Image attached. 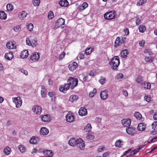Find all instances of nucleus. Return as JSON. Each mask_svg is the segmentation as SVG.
<instances>
[{"instance_id": "603ef678", "label": "nucleus", "mask_w": 157, "mask_h": 157, "mask_svg": "<svg viewBox=\"0 0 157 157\" xmlns=\"http://www.w3.org/2000/svg\"><path fill=\"white\" fill-rule=\"evenodd\" d=\"M91 52V50L90 48H87L85 50V53L86 55H89Z\"/></svg>"}, {"instance_id": "4be33fe9", "label": "nucleus", "mask_w": 157, "mask_h": 157, "mask_svg": "<svg viewBox=\"0 0 157 157\" xmlns=\"http://www.w3.org/2000/svg\"><path fill=\"white\" fill-rule=\"evenodd\" d=\"M39 139L38 137H33L30 140V143L33 144H36L39 140Z\"/></svg>"}, {"instance_id": "473e14b6", "label": "nucleus", "mask_w": 157, "mask_h": 157, "mask_svg": "<svg viewBox=\"0 0 157 157\" xmlns=\"http://www.w3.org/2000/svg\"><path fill=\"white\" fill-rule=\"evenodd\" d=\"M91 126L90 124H88L84 128V130L86 132H90L91 128Z\"/></svg>"}, {"instance_id": "cd10ccee", "label": "nucleus", "mask_w": 157, "mask_h": 157, "mask_svg": "<svg viewBox=\"0 0 157 157\" xmlns=\"http://www.w3.org/2000/svg\"><path fill=\"white\" fill-rule=\"evenodd\" d=\"M123 141L121 140H117L115 143V146L117 147H121L123 145Z\"/></svg>"}, {"instance_id": "1a4fd4ad", "label": "nucleus", "mask_w": 157, "mask_h": 157, "mask_svg": "<svg viewBox=\"0 0 157 157\" xmlns=\"http://www.w3.org/2000/svg\"><path fill=\"white\" fill-rule=\"evenodd\" d=\"M126 131L128 134H130L132 136L134 135L136 132L135 128L133 127L127 128L126 129Z\"/></svg>"}, {"instance_id": "bf43d9fd", "label": "nucleus", "mask_w": 157, "mask_h": 157, "mask_svg": "<svg viewBox=\"0 0 157 157\" xmlns=\"http://www.w3.org/2000/svg\"><path fill=\"white\" fill-rule=\"evenodd\" d=\"M65 55V53L64 52H63L62 54L60 55L59 57V59L61 60L64 57Z\"/></svg>"}, {"instance_id": "f3484780", "label": "nucleus", "mask_w": 157, "mask_h": 157, "mask_svg": "<svg viewBox=\"0 0 157 157\" xmlns=\"http://www.w3.org/2000/svg\"><path fill=\"white\" fill-rule=\"evenodd\" d=\"M100 97L103 100H105L107 98L108 95L106 91H102L100 94Z\"/></svg>"}, {"instance_id": "bb28decb", "label": "nucleus", "mask_w": 157, "mask_h": 157, "mask_svg": "<svg viewBox=\"0 0 157 157\" xmlns=\"http://www.w3.org/2000/svg\"><path fill=\"white\" fill-rule=\"evenodd\" d=\"M60 5L62 6L66 7L67 6L68 3L67 1L66 0H63L60 1L59 2Z\"/></svg>"}, {"instance_id": "69168bd1", "label": "nucleus", "mask_w": 157, "mask_h": 157, "mask_svg": "<svg viewBox=\"0 0 157 157\" xmlns=\"http://www.w3.org/2000/svg\"><path fill=\"white\" fill-rule=\"evenodd\" d=\"M136 25H138L140 23V20L138 18H136Z\"/></svg>"}, {"instance_id": "dca6fc26", "label": "nucleus", "mask_w": 157, "mask_h": 157, "mask_svg": "<svg viewBox=\"0 0 157 157\" xmlns=\"http://www.w3.org/2000/svg\"><path fill=\"white\" fill-rule=\"evenodd\" d=\"M27 15V13L25 11H22L19 13L18 16L21 20H23L25 19Z\"/></svg>"}, {"instance_id": "864d4df0", "label": "nucleus", "mask_w": 157, "mask_h": 157, "mask_svg": "<svg viewBox=\"0 0 157 157\" xmlns=\"http://www.w3.org/2000/svg\"><path fill=\"white\" fill-rule=\"evenodd\" d=\"M142 77L140 76H138L137 77L136 81L138 83H140L142 81Z\"/></svg>"}, {"instance_id": "37998d69", "label": "nucleus", "mask_w": 157, "mask_h": 157, "mask_svg": "<svg viewBox=\"0 0 157 157\" xmlns=\"http://www.w3.org/2000/svg\"><path fill=\"white\" fill-rule=\"evenodd\" d=\"M144 52V53H146L150 56H151L153 54L151 50L148 49H145Z\"/></svg>"}, {"instance_id": "4468645a", "label": "nucleus", "mask_w": 157, "mask_h": 157, "mask_svg": "<svg viewBox=\"0 0 157 157\" xmlns=\"http://www.w3.org/2000/svg\"><path fill=\"white\" fill-rule=\"evenodd\" d=\"M77 63L76 62H74L73 63L69 65L68 68L70 71H73L75 70L77 68Z\"/></svg>"}, {"instance_id": "c9c22d12", "label": "nucleus", "mask_w": 157, "mask_h": 157, "mask_svg": "<svg viewBox=\"0 0 157 157\" xmlns=\"http://www.w3.org/2000/svg\"><path fill=\"white\" fill-rule=\"evenodd\" d=\"M42 90L41 91V94L42 97H44L46 94V90L44 88V86H41Z\"/></svg>"}, {"instance_id": "a211bd4d", "label": "nucleus", "mask_w": 157, "mask_h": 157, "mask_svg": "<svg viewBox=\"0 0 157 157\" xmlns=\"http://www.w3.org/2000/svg\"><path fill=\"white\" fill-rule=\"evenodd\" d=\"M146 128V124L143 123H139L138 125L137 129L139 131H143Z\"/></svg>"}, {"instance_id": "338daca9", "label": "nucleus", "mask_w": 157, "mask_h": 157, "mask_svg": "<svg viewBox=\"0 0 157 157\" xmlns=\"http://www.w3.org/2000/svg\"><path fill=\"white\" fill-rule=\"evenodd\" d=\"M131 151V149H128L127 151H125L124 152L123 155H124L128 153Z\"/></svg>"}, {"instance_id": "774afa93", "label": "nucleus", "mask_w": 157, "mask_h": 157, "mask_svg": "<svg viewBox=\"0 0 157 157\" xmlns=\"http://www.w3.org/2000/svg\"><path fill=\"white\" fill-rule=\"evenodd\" d=\"M153 119L154 120H157V112H155L153 115Z\"/></svg>"}, {"instance_id": "20e7f679", "label": "nucleus", "mask_w": 157, "mask_h": 157, "mask_svg": "<svg viewBox=\"0 0 157 157\" xmlns=\"http://www.w3.org/2000/svg\"><path fill=\"white\" fill-rule=\"evenodd\" d=\"M104 17L107 20H110L114 19L115 17V12L114 11L107 12L104 14Z\"/></svg>"}, {"instance_id": "f704fd0d", "label": "nucleus", "mask_w": 157, "mask_h": 157, "mask_svg": "<svg viewBox=\"0 0 157 157\" xmlns=\"http://www.w3.org/2000/svg\"><path fill=\"white\" fill-rule=\"evenodd\" d=\"M135 117L138 120H140L142 117L141 115L138 112H136L134 113Z\"/></svg>"}, {"instance_id": "7ed1b4c3", "label": "nucleus", "mask_w": 157, "mask_h": 157, "mask_svg": "<svg viewBox=\"0 0 157 157\" xmlns=\"http://www.w3.org/2000/svg\"><path fill=\"white\" fill-rule=\"evenodd\" d=\"M26 44L33 47H36L37 44V40L36 38L33 36H29L26 39Z\"/></svg>"}, {"instance_id": "39448f33", "label": "nucleus", "mask_w": 157, "mask_h": 157, "mask_svg": "<svg viewBox=\"0 0 157 157\" xmlns=\"http://www.w3.org/2000/svg\"><path fill=\"white\" fill-rule=\"evenodd\" d=\"M13 102L15 104L16 107L20 108L22 104V100L19 97L13 98Z\"/></svg>"}, {"instance_id": "58836bf2", "label": "nucleus", "mask_w": 157, "mask_h": 157, "mask_svg": "<svg viewBox=\"0 0 157 157\" xmlns=\"http://www.w3.org/2000/svg\"><path fill=\"white\" fill-rule=\"evenodd\" d=\"M21 28L19 25H17L13 28L14 31L16 32H19L21 30Z\"/></svg>"}, {"instance_id": "f8f14e48", "label": "nucleus", "mask_w": 157, "mask_h": 157, "mask_svg": "<svg viewBox=\"0 0 157 157\" xmlns=\"http://www.w3.org/2000/svg\"><path fill=\"white\" fill-rule=\"evenodd\" d=\"M123 125L125 127H128L131 125V121L129 119H123L121 121Z\"/></svg>"}, {"instance_id": "49530a36", "label": "nucleus", "mask_w": 157, "mask_h": 157, "mask_svg": "<svg viewBox=\"0 0 157 157\" xmlns=\"http://www.w3.org/2000/svg\"><path fill=\"white\" fill-rule=\"evenodd\" d=\"M146 1L147 0H140L137 2V5L138 6H141L145 3Z\"/></svg>"}, {"instance_id": "f03ea898", "label": "nucleus", "mask_w": 157, "mask_h": 157, "mask_svg": "<svg viewBox=\"0 0 157 157\" xmlns=\"http://www.w3.org/2000/svg\"><path fill=\"white\" fill-rule=\"evenodd\" d=\"M120 64V60L118 56H115L112 59L110 64L111 66V68L114 70H117Z\"/></svg>"}, {"instance_id": "ea45409f", "label": "nucleus", "mask_w": 157, "mask_h": 157, "mask_svg": "<svg viewBox=\"0 0 157 157\" xmlns=\"http://www.w3.org/2000/svg\"><path fill=\"white\" fill-rule=\"evenodd\" d=\"M6 9L8 11H11L13 9V6L11 4H8L6 5Z\"/></svg>"}, {"instance_id": "412c9836", "label": "nucleus", "mask_w": 157, "mask_h": 157, "mask_svg": "<svg viewBox=\"0 0 157 157\" xmlns=\"http://www.w3.org/2000/svg\"><path fill=\"white\" fill-rule=\"evenodd\" d=\"M28 55L29 53L27 50H23L21 52L20 55V57L22 59L26 58L28 57Z\"/></svg>"}, {"instance_id": "9d476101", "label": "nucleus", "mask_w": 157, "mask_h": 157, "mask_svg": "<svg viewBox=\"0 0 157 157\" xmlns=\"http://www.w3.org/2000/svg\"><path fill=\"white\" fill-rule=\"evenodd\" d=\"M78 113L81 116H86L87 114V110L85 108L81 107L79 109Z\"/></svg>"}, {"instance_id": "6ab92c4d", "label": "nucleus", "mask_w": 157, "mask_h": 157, "mask_svg": "<svg viewBox=\"0 0 157 157\" xmlns=\"http://www.w3.org/2000/svg\"><path fill=\"white\" fill-rule=\"evenodd\" d=\"M141 86L142 88L147 89H149L151 87V84L145 82L141 83Z\"/></svg>"}, {"instance_id": "5701e85b", "label": "nucleus", "mask_w": 157, "mask_h": 157, "mask_svg": "<svg viewBox=\"0 0 157 157\" xmlns=\"http://www.w3.org/2000/svg\"><path fill=\"white\" fill-rule=\"evenodd\" d=\"M48 95L51 98V100L54 101L56 98V95L55 92H51L48 93Z\"/></svg>"}, {"instance_id": "aec40b11", "label": "nucleus", "mask_w": 157, "mask_h": 157, "mask_svg": "<svg viewBox=\"0 0 157 157\" xmlns=\"http://www.w3.org/2000/svg\"><path fill=\"white\" fill-rule=\"evenodd\" d=\"M78 142H77L76 145H77L78 147L80 149L82 150H83L85 146V144L84 143V141L82 139L81 141L80 142L79 141Z\"/></svg>"}, {"instance_id": "a19ab883", "label": "nucleus", "mask_w": 157, "mask_h": 157, "mask_svg": "<svg viewBox=\"0 0 157 157\" xmlns=\"http://www.w3.org/2000/svg\"><path fill=\"white\" fill-rule=\"evenodd\" d=\"M40 0H33V5L35 6H38L40 3Z\"/></svg>"}, {"instance_id": "e433bc0d", "label": "nucleus", "mask_w": 157, "mask_h": 157, "mask_svg": "<svg viewBox=\"0 0 157 157\" xmlns=\"http://www.w3.org/2000/svg\"><path fill=\"white\" fill-rule=\"evenodd\" d=\"M99 82L101 85H103L106 82V78L102 76H101L100 79L99 80Z\"/></svg>"}, {"instance_id": "13d9d810", "label": "nucleus", "mask_w": 157, "mask_h": 157, "mask_svg": "<svg viewBox=\"0 0 157 157\" xmlns=\"http://www.w3.org/2000/svg\"><path fill=\"white\" fill-rule=\"evenodd\" d=\"M144 99L147 102H149L151 101V98L147 96H145Z\"/></svg>"}, {"instance_id": "b1692460", "label": "nucleus", "mask_w": 157, "mask_h": 157, "mask_svg": "<svg viewBox=\"0 0 157 157\" xmlns=\"http://www.w3.org/2000/svg\"><path fill=\"white\" fill-rule=\"evenodd\" d=\"M5 58L7 59L10 60L13 58V53L11 52H9L5 54Z\"/></svg>"}, {"instance_id": "0e129e2a", "label": "nucleus", "mask_w": 157, "mask_h": 157, "mask_svg": "<svg viewBox=\"0 0 157 157\" xmlns=\"http://www.w3.org/2000/svg\"><path fill=\"white\" fill-rule=\"evenodd\" d=\"M123 93L124 95H125V96H127L128 95V93L127 91L126 90H123Z\"/></svg>"}, {"instance_id": "2f4dec72", "label": "nucleus", "mask_w": 157, "mask_h": 157, "mask_svg": "<svg viewBox=\"0 0 157 157\" xmlns=\"http://www.w3.org/2000/svg\"><path fill=\"white\" fill-rule=\"evenodd\" d=\"M121 55L123 58H125L127 57V50L126 49H124L121 52Z\"/></svg>"}, {"instance_id": "4c0bfd02", "label": "nucleus", "mask_w": 157, "mask_h": 157, "mask_svg": "<svg viewBox=\"0 0 157 157\" xmlns=\"http://www.w3.org/2000/svg\"><path fill=\"white\" fill-rule=\"evenodd\" d=\"M144 60L146 62L149 63L152 62L153 61V59L151 57H146L145 58Z\"/></svg>"}, {"instance_id": "2eb2a0df", "label": "nucleus", "mask_w": 157, "mask_h": 157, "mask_svg": "<svg viewBox=\"0 0 157 157\" xmlns=\"http://www.w3.org/2000/svg\"><path fill=\"white\" fill-rule=\"evenodd\" d=\"M66 121L69 122H73L74 121V117L72 114H67L66 116Z\"/></svg>"}, {"instance_id": "9b49d317", "label": "nucleus", "mask_w": 157, "mask_h": 157, "mask_svg": "<svg viewBox=\"0 0 157 157\" xmlns=\"http://www.w3.org/2000/svg\"><path fill=\"white\" fill-rule=\"evenodd\" d=\"M40 57L39 53L35 52L31 55L30 56V59L34 61H36L39 59Z\"/></svg>"}, {"instance_id": "a878e982", "label": "nucleus", "mask_w": 157, "mask_h": 157, "mask_svg": "<svg viewBox=\"0 0 157 157\" xmlns=\"http://www.w3.org/2000/svg\"><path fill=\"white\" fill-rule=\"evenodd\" d=\"M78 99V97L76 95H71L69 98V100L72 102L76 101Z\"/></svg>"}, {"instance_id": "f257e3e1", "label": "nucleus", "mask_w": 157, "mask_h": 157, "mask_svg": "<svg viewBox=\"0 0 157 157\" xmlns=\"http://www.w3.org/2000/svg\"><path fill=\"white\" fill-rule=\"evenodd\" d=\"M68 83L65 84L64 86H61L59 89L60 92L65 93L67 90L70 88L71 89H73L78 85V80L76 78H73L72 77H70L68 79Z\"/></svg>"}, {"instance_id": "6e6d98bb", "label": "nucleus", "mask_w": 157, "mask_h": 157, "mask_svg": "<svg viewBox=\"0 0 157 157\" xmlns=\"http://www.w3.org/2000/svg\"><path fill=\"white\" fill-rule=\"evenodd\" d=\"M6 46L7 48L8 49H11L13 48V45H11V43H10L9 42L7 43Z\"/></svg>"}, {"instance_id": "a18cd8bd", "label": "nucleus", "mask_w": 157, "mask_h": 157, "mask_svg": "<svg viewBox=\"0 0 157 157\" xmlns=\"http://www.w3.org/2000/svg\"><path fill=\"white\" fill-rule=\"evenodd\" d=\"M45 154H47L46 156L49 157H52L53 155V153L50 150L47 151L46 153H45Z\"/></svg>"}, {"instance_id": "7c9ffc66", "label": "nucleus", "mask_w": 157, "mask_h": 157, "mask_svg": "<svg viewBox=\"0 0 157 157\" xmlns=\"http://www.w3.org/2000/svg\"><path fill=\"white\" fill-rule=\"evenodd\" d=\"M7 17V15L3 11H0V19L2 20H5Z\"/></svg>"}, {"instance_id": "680f3d73", "label": "nucleus", "mask_w": 157, "mask_h": 157, "mask_svg": "<svg viewBox=\"0 0 157 157\" xmlns=\"http://www.w3.org/2000/svg\"><path fill=\"white\" fill-rule=\"evenodd\" d=\"M145 43L144 40H142L139 43V45L140 46L143 47Z\"/></svg>"}, {"instance_id": "79ce46f5", "label": "nucleus", "mask_w": 157, "mask_h": 157, "mask_svg": "<svg viewBox=\"0 0 157 157\" xmlns=\"http://www.w3.org/2000/svg\"><path fill=\"white\" fill-rule=\"evenodd\" d=\"M48 17L49 19H52L53 18L54 15L52 11H50L48 12Z\"/></svg>"}, {"instance_id": "8fccbe9b", "label": "nucleus", "mask_w": 157, "mask_h": 157, "mask_svg": "<svg viewBox=\"0 0 157 157\" xmlns=\"http://www.w3.org/2000/svg\"><path fill=\"white\" fill-rule=\"evenodd\" d=\"M18 148L21 152H23L25 151V148L24 146L22 145H20L18 146Z\"/></svg>"}, {"instance_id": "09e8293b", "label": "nucleus", "mask_w": 157, "mask_h": 157, "mask_svg": "<svg viewBox=\"0 0 157 157\" xmlns=\"http://www.w3.org/2000/svg\"><path fill=\"white\" fill-rule=\"evenodd\" d=\"M28 29L30 31L33 30V26L32 24L30 23L27 26Z\"/></svg>"}, {"instance_id": "5fc2aeb1", "label": "nucleus", "mask_w": 157, "mask_h": 157, "mask_svg": "<svg viewBox=\"0 0 157 157\" xmlns=\"http://www.w3.org/2000/svg\"><path fill=\"white\" fill-rule=\"evenodd\" d=\"M19 71L21 72L22 73L24 74L25 75H28V72L27 71L24 70L23 68H20L19 70Z\"/></svg>"}, {"instance_id": "c85d7f7f", "label": "nucleus", "mask_w": 157, "mask_h": 157, "mask_svg": "<svg viewBox=\"0 0 157 157\" xmlns=\"http://www.w3.org/2000/svg\"><path fill=\"white\" fill-rule=\"evenodd\" d=\"M115 46L117 47L120 44H122L121 40V38L119 37H117L115 41Z\"/></svg>"}, {"instance_id": "72a5a7b5", "label": "nucleus", "mask_w": 157, "mask_h": 157, "mask_svg": "<svg viewBox=\"0 0 157 157\" xmlns=\"http://www.w3.org/2000/svg\"><path fill=\"white\" fill-rule=\"evenodd\" d=\"M10 148L9 147H6L4 150V153L7 155L10 154Z\"/></svg>"}, {"instance_id": "0eeeda50", "label": "nucleus", "mask_w": 157, "mask_h": 157, "mask_svg": "<svg viewBox=\"0 0 157 157\" xmlns=\"http://www.w3.org/2000/svg\"><path fill=\"white\" fill-rule=\"evenodd\" d=\"M32 110L35 114L39 115L42 112V109L40 106L35 105L33 107Z\"/></svg>"}, {"instance_id": "052dcab7", "label": "nucleus", "mask_w": 157, "mask_h": 157, "mask_svg": "<svg viewBox=\"0 0 157 157\" xmlns=\"http://www.w3.org/2000/svg\"><path fill=\"white\" fill-rule=\"evenodd\" d=\"M124 31L125 32V35H128L129 33V31L128 29V28L125 29H124Z\"/></svg>"}, {"instance_id": "393cba45", "label": "nucleus", "mask_w": 157, "mask_h": 157, "mask_svg": "<svg viewBox=\"0 0 157 157\" xmlns=\"http://www.w3.org/2000/svg\"><path fill=\"white\" fill-rule=\"evenodd\" d=\"M88 6V4L86 2H84L81 6H79L78 9L79 11H82L85 9L86 8H87Z\"/></svg>"}, {"instance_id": "6e6552de", "label": "nucleus", "mask_w": 157, "mask_h": 157, "mask_svg": "<svg viewBox=\"0 0 157 157\" xmlns=\"http://www.w3.org/2000/svg\"><path fill=\"white\" fill-rule=\"evenodd\" d=\"M82 141V139L79 138L76 140L75 138H71L69 140L68 144L69 145L72 147H74L76 145L77 142L78 141Z\"/></svg>"}, {"instance_id": "c756f323", "label": "nucleus", "mask_w": 157, "mask_h": 157, "mask_svg": "<svg viewBox=\"0 0 157 157\" xmlns=\"http://www.w3.org/2000/svg\"><path fill=\"white\" fill-rule=\"evenodd\" d=\"M50 117L49 115H45L42 116L41 118L42 120L44 122L50 121Z\"/></svg>"}, {"instance_id": "de8ad7c7", "label": "nucleus", "mask_w": 157, "mask_h": 157, "mask_svg": "<svg viewBox=\"0 0 157 157\" xmlns=\"http://www.w3.org/2000/svg\"><path fill=\"white\" fill-rule=\"evenodd\" d=\"M146 29L145 26L143 25H140L139 28V30L140 32L144 33Z\"/></svg>"}, {"instance_id": "4d7b16f0", "label": "nucleus", "mask_w": 157, "mask_h": 157, "mask_svg": "<svg viewBox=\"0 0 157 157\" xmlns=\"http://www.w3.org/2000/svg\"><path fill=\"white\" fill-rule=\"evenodd\" d=\"M86 138L88 140H91L94 138V136L92 135H88L86 136Z\"/></svg>"}, {"instance_id": "ddd939ff", "label": "nucleus", "mask_w": 157, "mask_h": 157, "mask_svg": "<svg viewBox=\"0 0 157 157\" xmlns=\"http://www.w3.org/2000/svg\"><path fill=\"white\" fill-rule=\"evenodd\" d=\"M40 133L41 135H46L49 133L48 130L45 127L41 128L40 131Z\"/></svg>"}, {"instance_id": "c03bdc74", "label": "nucleus", "mask_w": 157, "mask_h": 157, "mask_svg": "<svg viewBox=\"0 0 157 157\" xmlns=\"http://www.w3.org/2000/svg\"><path fill=\"white\" fill-rule=\"evenodd\" d=\"M152 129L155 130L157 129V121L154 122L152 124Z\"/></svg>"}, {"instance_id": "e2e57ef3", "label": "nucleus", "mask_w": 157, "mask_h": 157, "mask_svg": "<svg viewBox=\"0 0 157 157\" xmlns=\"http://www.w3.org/2000/svg\"><path fill=\"white\" fill-rule=\"evenodd\" d=\"M104 148L105 147L103 146L100 147L98 149V152H101L103 151Z\"/></svg>"}, {"instance_id": "423d86ee", "label": "nucleus", "mask_w": 157, "mask_h": 157, "mask_svg": "<svg viewBox=\"0 0 157 157\" xmlns=\"http://www.w3.org/2000/svg\"><path fill=\"white\" fill-rule=\"evenodd\" d=\"M65 25L64 19L62 18H59L56 22L55 27H56V29L59 27H61L63 28Z\"/></svg>"}, {"instance_id": "3c124183", "label": "nucleus", "mask_w": 157, "mask_h": 157, "mask_svg": "<svg viewBox=\"0 0 157 157\" xmlns=\"http://www.w3.org/2000/svg\"><path fill=\"white\" fill-rule=\"evenodd\" d=\"M123 77V75L122 73H119L116 75L115 78L117 79H120L122 78Z\"/></svg>"}]
</instances>
